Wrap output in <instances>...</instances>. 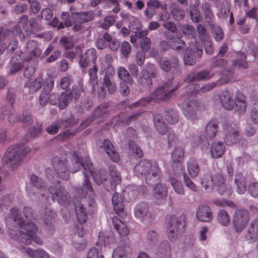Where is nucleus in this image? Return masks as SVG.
<instances>
[{"label":"nucleus","mask_w":258,"mask_h":258,"mask_svg":"<svg viewBox=\"0 0 258 258\" xmlns=\"http://www.w3.org/2000/svg\"><path fill=\"white\" fill-rule=\"evenodd\" d=\"M109 107V104L103 103L98 105L97 108L94 111L92 116L87 118L81 123V126L82 128H86L89 126L91 123L95 119L98 118L99 119L104 118L108 116L109 112L107 110Z\"/></svg>","instance_id":"obj_15"},{"label":"nucleus","mask_w":258,"mask_h":258,"mask_svg":"<svg viewBox=\"0 0 258 258\" xmlns=\"http://www.w3.org/2000/svg\"><path fill=\"white\" fill-rule=\"evenodd\" d=\"M139 195L138 187L135 185H129L123 190L122 196L128 203L134 202Z\"/></svg>","instance_id":"obj_26"},{"label":"nucleus","mask_w":258,"mask_h":258,"mask_svg":"<svg viewBox=\"0 0 258 258\" xmlns=\"http://www.w3.org/2000/svg\"><path fill=\"white\" fill-rule=\"evenodd\" d=\"M150 70L146 69L141 71L138 83L143 87H150L152 85V79L156 76V72L153 64L150 66Z\"/></svg>","instance_id":"obj_18"},{"label":"nucleus","mask_w":258,"mask_h":258,"mask_svg":"<svg viewBox=\"0 0 258 258\" xmlns=\"http://www.w3.org/2000/svg\"><path fill=\"white\" fill-rule=\"evenodd\" d=\"M11 211L5 219L11 238L27 245L31 244L32 241L38 245H42V239L36 235L38 227L32 221L35 220L33 213L35 211H23L25 219L19 213L20 211Z\"/></svg>","instance_id":"obj_2"},{"label":"nucleus","mask_w":258,"mask_h":258,"mask_svg":"<svg viewBox=\"0 0 258 258\" xmlns=\"http://www.w3.org/2000/svg\"><path fill=\"white\" fill-rule=\"evenodd\" d=\"M170 13L173 18L179 21L182 20L185 16L184 10L175 3H172L169 7Z\"/></svg>","instance_id":"obj_39"},{"label":"nucleus","mask_w":258,"mask_h":258,"mask_svg":"<svg viewBox=\"0 0 258 258\" xmlns=\"http://www.w3.org/2000/svg\"><path fill=\"white\" fill-rule=\"evenodd\" d=\"M28 17L23 15L20 18L19 24L13 28L12 33L14 35H19L21 40L28 38L31 34V30L28 27Z\"/></svg>","instance_id":"obj_13"},{"label":"nucleus","mask_w":258,"mask_h":258,"mask_svg":"<svg viewBox=\"0 0 258 258\" xmlns=\"http://www.w3.org/2000/svg\"><path fill=\"white\" fill-rule=\"evenodd\" d=\"M97 69L98 68L94 66L92 68L90 69L89 70L90 81L93 87L94 84H97L98 83V78L97 77Z\"/></svg>","instance_id":"obj_64"},{"label":"nucleus","mask_w":258,"mask_h":258,"mask_svg":"<svg viewBox=\"0 0 258 258\" xmlns=\"http://www.w3.org/2000/svg\"><path fill=\"white\" fill-rule=\"evenodd\" d=\"M181 84H178L174 88L170 89V86L168 83H165L163 85L158 87L154 92L151 93L153 100L156 102L167 101L173 96V93L177 90Z\"/></svg>","instance_id":"obj_8"},{"label":"nucleus","mask_w":258,"mask_h":258,"mask_svg":"<svg viewBox=\"0 0 258 258\" xmlns=\"http://www.w3.org/2000/svg\"><path fill=\"white\" fill-rule=\"evenodd\" d=\"M184 157V150L182 147L176 148L172 152L171 159L173 161V166L177 163L180 166H181V162H182Z\"/></svg>","instance_id":"obj_41"},{"label":"nucleus","mask_w":258,"mask_h":258,"mask_svg":"<svg viewBox=\"0 0 258 258\" xmlns=\"http://www.w3.org/2000/svg\"><path fill=\"white\" fill-rule=\"evenodd\" d=\"M112 258H127L124 247L118 246L112 253Z\"/></svg>","instance_id":"obj_61"},{"label":"nucleus","mask_w":258,"mask_h":258,"mask_svg":"<svg viewBox=\"0 0 258 258\" xmlns=\"http://www.w3.org/2000/svg\"><path fill=\"white\" fill-rule=\"evenodd\" d=\"M169 181L175 191L179 195H184V190L182 183L174 177H170Z\"/></svg>","instance_id":"obj_52"},{"label":"nucleus","mask_w":258,"mask_h":258,"mask_svg":"<svg viewBox=\"0 0 258 258\" xmlns=\"http://www.w3.org/2000/svg\"><path fill=\"white\" fill-rule=\"evenodd\" d=\"M190 15L194 23H198L202 19L201 13L198 8L192 7L190 11Z\"/></svg>","instance_id":"obj_60"},{"label":"nucleus","mask_w":258,"mask_h":258,"mask_svg":"<svg viewBox=\"0 0 258 258\" xmlns=\"http://www.w3.org/2000/svg\"><path fill=\"white\" fill-rule=\"evenodd\" d=\"M71 100V95L69 94L67 91L62 92L59 95L58 108L60 109L66 108Z\"/></svg>","instance_id":"obj_46"},{"label":"nucleus","mask_w":258,"mask_h":258,"mask_svg":"<svg viewBox=\"0 0 258 258\" xmlns=\"http://www.w3.org/2000/svg\"><path fill=\"white\" fill-rule=\"evenodd\" d=\"M15 97L16 95L13 92L12 90L9 89L8 91L7 98L10 104L2 107V109L4 112H6L8 114L9 112L12 111L13 107V105L15 102Z\"/></svg>","instance_id":"obj_45"},{"label":"nucleus","mask_w":258,"mask_h":258,"mask_svg":"<svg viewBox=\"0 0 258 258\" xmlns=\"http://www.w3.org/2000/svg\"><path fill=\"white\" fill-rule=\"evenodd\" d=\"M128 145L130 150L134 153L138 157L140 158L143 156V154L142 151L134 141L132 140L129 141Z\"/></svg>","instance_id":"obj_63"},{"label":"nucleus","mask_w":258,"mask_h":258,"mask_svg":"<svg viewBox=\"0 0 258 258\" xmlns=\"http://www.w3.org/2000/svg\"><path fill=\"white\" fill-rule=\"evenodd\" d=\"M180 108L183 114L191 121H194L197 119V110L202 111L205 109L202 102L195 100L189 101Z\"/></svg>","instance_id":"obj_10"},{"label":"nucleus","mask_w":258,"mask_h":258,"mask_svg":"<svg viewBox=\"0 0 258 258\" xmlns=\"http://www.w3.org/2000/svg\"><path fill=\"white\" fill-rule=\"evenodd\" d=\"M153 101V98H152V96L150 94L148 96L142 98L139 100L132 104L130 106V108L132 109L137 107L145 106Z\"/></svg>","instance_id":"obj_54"},{"label":"nucleus","mask_w":258,"mask_h":258,"mask_svg":"<svg viewBox=\"0 0 258 258\" xmlns=\"http://www.w3.org/2000/svg\"><path fill=\"white\" fill-rule=\"evenodd\" d=\"M164 115L165 119L169 124H174L178 121V113L175 110L166 108L164 110Z\"/></svg>","instance_id":"obj_37"},{"label":"nucleus","mask_w":258,"mask_h":258,"mask_svg":"<svg viewBox=\"0 0 258 258\" xmlns=\"http://www.w3.org/2000/svg\"><path fill=\"white\" fill-rule=\"evenodd\" d=\"M219 98L222 106L225 109L231 110L234 108V100L233 98V95L228 91H223Z\"/></svg>","instance_id":"obj_25"},{"label":"nucleus","mask_w":258,"mask_h":258,"mask_svg":"<svg viewBox=\"0 0 258 258\" xmlns=\"http://www.w3.org/2000/svg\"><path fill=\"white\" fill-rule=\"evenodd\" d=\"M201 184L207 191L210 192L215 188L222 196L229 197L233 192L231 186L227 184L225 176L220 173L213 175L204 174L202 178Z\"/></svg>","instance_id":"obj_4"},{"label":"nucleus","mask_w":258,"mask_h":258,"mask_svg":"<svg viewBox=\"0 0 258 258\" xmlns=\"http://www.w3.org/2000/svg\"><path fill=\"white\" fill-rule=\"evenodd\" d=\"M153 121L154 125L160 134L164 135L167 134L168 125L163 121L162 115L158 113L154 114Z\"/></svg>","instance_id":"obj_31"},{"label":"nucleus","mask_w":258,"mask_h":258,"mask_svg":"<svg viewBox=\"0 0 258 258\" xmlns=\"http://www.w3.org/2000/svg\"><path fill=\"white\" fill-rule=\"evenodd\" d=\"M6 115H8V120L10 122L14 123L19 122L21 120L20 116L16 115L14 113V109L13 107V110L11 112H9L8 114L6 112H4L3 110L1 109L0 110V119L3 120L5 118Z\"/></svg>","instance_id":"obj_49"},{"label":"nucleus","mask_w":258,"mask_h":258,"mask_svg":"<svg viewBox=\"0 0 258 258\" xmlns=\"http://www.w3.org/2000/svg\"><path fill=\"white\" fill-rule=\"evenodd\" d=\"M116 17L111 15L106 16L102 22L99 23L98 27L105 30L108 29L110 26L114 24Z\"/></svg>","instance_id":"obj_51"},{"label":"nucleus","mask_w":258,"mask_h":258,"mask_svg":"<svg viewBox=\"0 0 258 258\" xmlns=\"http://www.w3.org/2000/svg\"><path fill=\"white\" fill-rule=\"evenodd\" d=\"M30 149L21 144L12 145L8 148L2 158L4 165L9 166L11 170H14L20 166Z\"/></svg>","instance_id":"obj_5"},{"label":"nucleus","mask_w":258,"mask_h":258,"mask_svg":"<svg viewBox=\"0 0 258 258\" xmlns=\"http://www.w3.org/2000/svg\"><path fill=\"white\" fill-rule=\"evenodd\" d=\"M218 129V122L215 120H210L205 128V136L207 139H213L216 136Z\"/></svg>","instance_id":"obj_33"},{"label":"nucleus","mask_w":258,"mask_h":258,"mask_svg":"<svg viewBox=\"0 0 258 258\" xmlns=\"http://www.w3.org/2000/svg\"><path fill=\"white\" fill-rule=\"evenodd\" d=\"M155 254L159 258H169L171 255V250L168 241H162L156 248Z\"/></svg>","instance_id":"obj_24"},{"label":"nucleus","mask_w":258,"mask_h":258,"mask_svg":"<svg viewBox=\"0 0 258 258\" xmlns=\"http://www.w3.org/2000/svg\"><path fill=\"white\" fill-rule=\"evenodd\" d=\"M185 221L184 216L181 215L178 218L174 215L170 216L167 227L168 238L171 242L174 241L178 232L184 231Z\"/></svg>","instance_id":"obj_7"},{"label":"nucleus","mask_w":258,"mask_h":258,"mask_svg":"<svg viewBox=\"0 0 258 258\" xmlns=\"http://www.w3.org/2000/svg\"><path fill=\"white\" fill-rule=\"evenodd\" d=\"M12 197L10 195H6L0 198V209L9 208L12 204Z\"/></svg>","instance_id":"obj_58"},{"label":"nucleus","mask_w":258,"mask_h":258,"mask_svg":"<svg viewBox=\"0 0 258 258\" xmlns=\"http://www.w3.org/2000/svg\"><path fill=\"white\" fill-rule=\"evenodd\" d=\"M96 60V50L95 48H89L81 56L79 61V66L82 69H86L91 63L95 64Z\"/></svg>","instance_id":"obj_19"},{"label":"nucleus","mask_w":258,"mask_h":258,"mask_svg":"<svg viewBox=\"0 0 258 258\" xmlns=\"http://www.w3.org/2000/svg\"><path fill=\"white\" fill-rule=\"evenodd\" d=\"M203 54V48L202 46L197 47L193 46L192 47L186 49L184 57V62L185 64L194 66L197 60V58H200Z\"/></svg>","instance_id":"obj_17"},{"label":"nucleus","mask_w":258,"mask_h":258,"mask_svg":"<svg viewBox=\"0 0 258 258\" xmlns=\"http://www.w3.org/2000/svg\"><path fill=\"white\" fill-rule=\"evenodd\" d=\"M68 159L61 158L58 156H54L52 158V165L55 174L50 168L46 169L45 173L48 180L54 182V176L58 177L64 180L69 178L70 172L76 173L81 167L85 170L84 179L81 187H76L75 196L73 202L75 210H93L96 207V203L92 198H90L93 193V188L89 181L88 173L91 175L94 181L100 185L107 179V173L104 170L94 171L92 162L89 157L85 156V161L77 152L67 154Z\"/></svg>","instance_id":"obj_1"},{"label":"nucleus","mask_w":258,"mask_h":258,"mask_svg":"<svg viewBox=\"0 0 258 258\" xmlns=\"http://www.w3.org/2000/svg\"><path fill=\"white\" fill-rule=\"evenodd\" d=\"M112 57L109 54L99 59V64L97 67L100 70V74L102 75L104 72L105 75L114 74V69L112 65Z\"/></svg>","instance_id":"obj_20"},{"label":"nucleus","mask_w":258,"mask_h":258,"mask_svg":"<svg viewBox=\"0 0 258 258\" xmlns=\"http://www.w3.org/2000/svg\"><path fill=\"white\" fill-rule=\"evenodd\" d=\"M234 182L237 187V191L240 194H244L246 190L245 179L241 173H237L235 175Z\"/></svg>","instance_id":"obj_42"},{"label":"nucleus","mask_w":258,"mask_h":258,"mask_svg":"<svg viewBox=\"0 0 258 258\" xmlns=\"http://www.w3.org/2000/svg\"><path fill=\"white\" fill-rule=\"evenodd\" d=\"M44 83L42 77H38L33 81H28L25 84V87L29 88V93L33 94L39 90Z\"/></svg>","instance_id":"obj_38"},{"label":"nucleus","mask_w":258,"mask_h":258,"mask_svg":"<svg viewBox=\"0 0 258 258\" xmlns=\"http://www.w3.org/2000/svg\"><path fill=\"white\" fill-rule=\"evenodd\" d=\"M94 17L93 12H71V19L73 23H85L92 21Z\"/></svg>","instance_id":"obj_23"},{"label":"nucleus","mask_w":258,"mask_h":258,"mask_svg":"<svg viewBox=\"0 0 258 258\" xmlns=\"http://www.w3.org/2000/svg\"><path fill=\"white\" fill-rule=\"evenodd\" d=\"M238 55L240 56V58H237L232 61L233 65L237 66L240 69H245L248 68V64L246 61V56L245 53L240 52Z\"/></svg>","instance_id":"obj_50"},{"label":"nucleus","mask_w":258,"mask_h":258,"mask_svg":"<svg viewBox=\"0 0 258 258\" xmlns=\"http://www.w3.org/2000/svg\"><path fill=\"white\" fill-rule=\"evenodd\" d=\"M134 172L138 176L144 175L146 183L149 185H153L160 181L161 172L156 162H154L152 166L149 160L142 159L136 165Z\"/></svg>","instance_id":"obj_6"},{"label":"nucleus","mask_w":258,"mask_h":258,"mask_svg":"<svg viewBox=\"0 0 258 258\" xmlns=\"http://www.w3.org/2000/svg\"><path fill=\"white\" fill-rule=\"evenodd\" d=\"M187 168L188 173L191 177L195 178L198 175L200 168L195 159L191 158L188 160L187 162Z\"/></svg>","instance_id":"obj_40"},{"label":"nucleus","mask_w":258,"mask_h":258,"mask_svg":"<svg viewBox=\"0 0 258 258\" xmlns=\"http://www.w3.org/2000/svg\"><path fill=\"white\" fill-rule=\"evenodd\" d=\"M246 100V97L243 93L239 91L235 93L234 97L235 110L240 114L244 113L246 110L247 104Z\"/></svg>","instance_id":"obj_22"},{"label":"nucleus","mask_w":258,"mask_h":258,"mask_svg":"<svg viewBox=\"0 0 258 258\" xmlns=\"http://www.w3.org/2000/svg\"><path fill=\"white\" fill-rule=\"evenodd\" d=\"M225 151V147L221 141L213 142L210 148V153L213 158L221 157Z\"/></svg>","instance_id":"obj_30"},{"label":"nucleus","mask_w":258,"mask_h":258,"mask_svg":"<svg viewBox=\"0 0 258 258\" xmlns=\"http://www.w3.org/2000/svg\"><path fill=\"white\" fill-rule=\"evenodd\" d=\"M211 78L210 71L205 70L201 71L196 74H189L184 80L187 83H190L195 81L208 80Z\"/></svg>","instance_id":"obj_32"},{"label":"nucleus","mask_w":258,"mask_h":258,"mask_svg":"<svg viewBox=\"0 0 258 258\" xmlns=\"http://www.w3.org/2000/svg\"><path fill=\"white\" fill-rule=\"evenodd\" d=\"M212 33L215 39L217 41L221 40L224 37V32L223 29L219 26H213Z\"/></svg>","instance_id":"obj_62"},{"label":"nucleus","mask_w":258,"mask_h":258,"mask_svg":"<svg viewBox=\"0 0 258 258\" xmlns=\"http://www.w3.org/2000/svg\"><path fill=\"white\" fill-rule=\"evenodd\" d=\"M30 181L34 186L37 189H41V195L44 196L46 201L50 202L56 201L60 205H66L69 201V194L59 185H55L49 187L48 190L45 189V184L41 178L35 174L30 176Z\"/></svg>","instance_id":"obj_3"},{"label":"nucleus","mask_w":258,"mask_h":258,"mask_svg":"<svg viewBox=\"0 0 258 258\" xmlns=\"http://www.w3.org/2000/svg\"><path fill=\"white\" fill-rule=\"evenodd\" d=\"M41 53V50L38 48V43L35 40H29L26 45L25 54L27 57L24 58L25 61L35 60L37 58Z\"/></svg>","instance_id":"obj_21"},{"label":"nucleus","mask_w":258,"mask_h":258,"mask_svg":"<svg viewBox=\"0 0 258 258\" xmlns=\"http://www.w3.org/2000/svg\"><path fill=\"white\" fill-rule=\"evenodd\" d=\"M118 76L119 79L124 82L132 85L133 83V80L127 70L124 67H120L117 72Z\"/></svg>","instance_id":"obj_48"},{"label":"nucleus","mask_w":258,"mask_h":258,"mask_svg":"<svg viewBox=\"0 0 258 258\" xmlns=\"http://www.w3.org/2000/svg\"><path fill=\"white\" fill-rule=\"evenodd\" d=\"M178 61V58L173 56L168 59L165 58L161 59L159 65L164 72H168L171 71L174 75L179 76L181 74L182 71Z\"/></svg>","instance_id":"obj_12"},{"label":"nucleus","mask_w":258,"mask_h":258,"mask_svg":"<svg viewBox=\"0 0 258 258\" xmlns=\"http://www.w3.org/2000/svg\"><path fill=\"white\" fill-rule=\"evenodd\" d=\"M213 217L211 211H197V217L198 220L203 222L210 221Z\"/></svg>","instance_id":"obj_56"},{"label":"nucleus","mask_w":258,"mask_h":258,"mask_svg":"<svg viewBox=\"0 0 258 258\" xmlns=\"http://www.w3.org/2000/svg\"><path fill=\"white\" fill-rule=\"evenodd\" d=\"M201 10L207 22L208 23L212 22L215 16L212 12L210 5L206 2L203 3L201 6Z\"/></svg>","instance_id":"obj_43"},{"label":"nucleus","mask_w":258,"mask_h":258,"mask_svg":"<svg viewBox=\"0 0 258 258\" xmlns=\"http://www.w3.org/2000/svg\"><path fill=\"white\" fill-rule=\"evenodd\" d=\"M103 147L107 154L112 161L114 162H119L120 160L119 155L115 151L114 147L110 140L108 139L104 140Z\"/></svg>","instance_id":"obj_28"},{"label":"nucleus","mask_w":258,"mask_h":258,"mask_svg":"<svg viewBox=\"0 0 258 258\" xmlns=\"http://www.w3.org/2000/svg\"><path fill=\"white\" fill-rule=\"evenodd\" d=\"M168 189L165 184H157L154 188V195L158 204H162L166 200Z\"/></svg>","instance_id":"obj_27"},{"label":"nucleus","mask_w":258,"mask_h":258,"mask_svg":"<svg viewBox=\"0 0 258 258\" xmlns=\"http://www.w3.org/2000/svg\"><path fill=\"white\" fill-rule=\"evenodd\" d=\"M164 37L167 40L161 41L160 46L161 49L165 51L170 48H172L177 51H182L185 47V42L179 38H175L173 34L169 32L166 31L164 33Z\"/></svg>","instance_id":"obj_9"},{"label":"nucleus","mask_w":258,"mask_h":258,"mask_svg":"<svg viewBox=\"0 0 258 258\" xmlns=\"http://www.w3.org/2000/svg\"><path fill=\"white\" fill-rule=\"evenodd\" d=\"M250 219L248 211H235L233 225L237 232H241L246 227Z\"/></svg>","instance_id":"obj_14"},{"label":"nucleus","mask_w":258,"mask_h":258,"mask_svg":"<svg viewBox=\"0 0 258 258\" xmlns=\"http://www.w3.org/2000/svg\"><path fill=\"white\" fill-rule=\"evenodd\" d=\"M79 87L74 86L70 91H68L69 94L71 95V100L74 98L76 101H78L80 98V91H84L83 85L81 83H79Z\"/></svg>","instance_id":"obj_55"},{"label":"nucleus","mask_w":258,"mask_h":258,"mask_svg":"<svg viewBox=\"0 0 258 258\" xmlns=\"http://www.w3.org/2000/svg\"><path fill=\"white\" fill-rule=\"evenodd\" d=\"M217 220L222 225L224 226L228 225L230 222V217L226 211H219Z\"/></svg>","instance_id":"obj_53"},{"label":"nucleus","mask_w":258,"mask_h":258,"mask_svg":"<svg viewBox=\"0 0 258 258\" xmlns=\"http://www.w3.org/2000/svg\"><path fill=\"white\" fill-rule=\"evenodd\" d=\"M114 75H105L103 79V86L107 88L108 92L110 94L114 93L117 88L116 83L113 79Z\"/></svg>","instance_id":"obj_35"},{"label":"nucleus","mask_w":258,"mask_h":258,"mask_svg":"<svg viewBox=\"0 0 258 258\" xmlns=\"http://www.w3.org/2000/svg\"><path fill=\"white\" fill-rule=\"evenodd\" d=\"M112 223L114 228L118 232L120 235L122 236H126L129 234L128 227L121 220L118 218L116 216L112 217Z\"/></svg>","instance_id":"obj_34"},{"label":"nucleus","mask_w":258,"mask_h":258,"mask_svg":"<svg viewBox=\"0 0 258 258\" xmlns=\"http://www.w3.org/2000/svg\"><path fill=\"white\" fill-rule=\"evenodd\" d=\"M76 131H71V130H68L60 133L56 137V138L57 140L60 141H66L69 138L73 137L76 135Z\"/></svg>","instance_id":"obj_59"},{"label":"nucleus","mask_w":258,"mask_h":258,"mask_svg":"<svg viewBox=\"0 0 258 258\" xmlns=\"http://www.w3.org/2000/svg\"><path fill=\"white\" fill-rule=\"evenodd\" d=\"M246 238L252 241L258 239V218L255 219L250 223L247 229Z\"/></svg>","instance_id":"obj_36"},{"label":"nucleus","mask_w":258,"mask_h":258,"mask_svg":"<svg viewBox=\"0 0 258 258\" xmlns=\"http://www.w3.org/2000/svg\"><path fill=\"white\" fill-rule=\"evenodd\" d=\"M222 128L226 131L224 141L227 145L230 146L238 142L239 138V127L237 124L225 120L222 122Z\"/></svg>","instance_id":"obj_11"},{"label":"nucleus","mask_w":258,"mask_h":258,"mask_svg":"<svg viewBox=\"0 0 258 258\" xmlns=\"http://www.w3.org/2000/svg\"><path fill=\"white\" fill-rule=\"evenodd\" d=\"M109 172L113 183H111L109 187H106L107 191L114 190L116 188V185L117 184H120L121 181V177L120 173L116 169L115 165H110L109 167Z\"/></svg>","instance_id":"obj_29"},{"label":"nucleus","mask_w":258,"mask_h":258,"mask_svg":"<svg viewBox=\"0 0 258 258\" xmlns=\"http://www.w3.org/2000/svg\"><path fill=\"white\" fill-rule=\"evenodd\" d=\"M227 63V61L224 58L217 59L212 62V68L218 67L220 69H223V74H225L226 73H228L226 77L224 76L218 81L220 84L227 83L229 82L232 78L233 74L234 73V70L233 68H227L226 67Z\"/></svg>","instance_id":"obj_16"},{"label":"nucleus","mask_w":258,"mask_h":258,"mask_svg":"<svg viewBox=\"0 0 258 258\" xmlns=\"http://www.w3.org/2000/svg\"><path fill=\"white\" fill-rule=\"evenodd\" d=\"M182 31L186 36L194 39L196 36V30L192 26L190 25H184L182 26Z\"/></svg>","instance_id":"obj_57"},{"label":"nucleus","mask_w":258,"mask_h":258,"mask_svg":"<svg viewBox=\"0 0 258 258\" xmlns=\"http://www.w3.org/2000/svg\"><path fill=\"white\" fill-rule=\"evenodd\" d=\"M26 252L31 258H49V255L43 249L34 250L28 248Z\"/></svg>","instance_id":"obj_44"},{"label":"nucleus","mask_w":258,"mask_h":258,"mask_svg":"<svg viewBox=\"0 0 258 258\" xmlns=\"http://www.w3.org/2000/svg\"><path fill=\"white\" fill-rule=\"evenodd\" d=\"M112 204L113 210H124V204L120 194L114 192L112 197Z\"/></svg>","instance_id":"obj_47"}]
</instances>
